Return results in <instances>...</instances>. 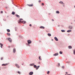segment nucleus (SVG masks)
Returning a JSON list of instances; mask_svg holds the SVG:
<instances>
[{"label":"nucleus","instance_id":"nucleus-1","mask_svg":"<svg viewBox=\"0 0 75 75\" xmlns=\"http://www.w3.org/2000/svg\"><path fill=\"white\" fill-rule=\"evenodd\" d=\"M23 19L22 18L20 19V20L18 21V23H23V24H25L26 23V22L25 21H22Z\"/></svg>","mask_w":75,"mask_h":75},{"label":"nucleus","instance_id":"nucleus-2","mask_svg":"<svg viewBox=\"0 0 75 75\" xmlns=\"http://www.w3.org/2000/svg\"><path fill=\"white\" fill-rule=\"evenodd\" d=\"M8 40L10 42H12V40H11V38H8Z\"/></svg>","mask_w":75,"mask_h":75},{"label":"nucleus","instance_id":"nucleus-3","mask_svg":"<svg viewBox=\"0 0 75 75\" xmlns=\"http://www.w3.org/2000/svg\"><path fill=\"white\" fill-rule=\"evenodd\" d=\"M15 65L17 67V68H20V66L18 65V64H16Z\"/></svg>","mask_w":75,"mask_h":75},{"label":"nucleus","instance_id":"nucleus-4","mask_svg":"<svg viewBox=\"0 0 75 75\" xmlns=\"http://www.w3.org/2000/svg\"><path fill=\"white\" fill-rule=\"evenodd\" d=\"M34 74L33 72H30L29 73V75H32Z\"/></svg>","mask_w":75,"mask_h":75},{"label":"nucleus","instance_id":"nucleus-5","mask_svg":"<svg viewBox=\"0 0 75 75\" xmlns=\"http://www.w3.org/2000/svg\"><path fill=\"white\" fill-rule=\"evenodd\" d=\"M28 44H31V41L30 40H28Z\"/></svg>","mask_w":75,"mask_h":75},{"label":"nucleus","instance_id":"nucleus-6","mask_svg":"<svg viewBox=\"0 0 75 75\" xmlns=\"http://www.w3.org/2000/svg\"><path fill=\"white\" fill-rule=\"evenodd\" d=\"M40 28H42V29H44L45 28V27H44V26H41L40 27Z\"/></svg>","mask_w":75,"mask_h":75},{"label":"nucleus","instance_id":"nucleus-7","mask_svg":"<svg viewBox=\"0 0 75 75\" xmlns=\"http://www.w3.org/2000/svg\"><path fill=\"white\" fill-rule=\"evenodd\" d=\"M54 39L55 40H56L57 41H58V38H57L56 37H54Z\"/></svg>","mask_w":75,"mask_h":75},{"label":"nucleus","instance_id":"nucleus-8","mask_svg":"<svg viewBox=\"0 0 75 75\" xmlns=\"http://www.w3.org/2000/svg\"><path fill=\"white\" fill-rule=\"evenodd\" d=\"M28 6H29V7H33V4L28 5Z\"/></svg>","mask_w":75,"mask_h":75},{"label":"nucleus","instance_id":"nucleus-9","mask_svg":"<svg viewBox=\"0 0 75 75\" xmlns=\"http://www.w3.org/2000/svg\"><path fill=\"white\" fill-rule=\"evenodd\" d=\"M67 33H71V32H72V31L71 30H67Z\"/></svg>","mask_w":75,"mask_h":75},{"label":"nucleus","instance_id":"nucleus-10","mask_svg":"<svg viewBox=\"0 0 75 75\" xmlns=\"http://www.w3.org/2000/svg\"><path fill=\"white\" fill-rule=\"evenodd\" d=\"M58 55V53H55V54H53L54 56H57V55Z\"/></svg>","mask_w":75,"mask_h":75},{"label":"nucleus","instance_id":"nucleus-11","mask_svg":"<svg viewBox=\"0 0 75 75\" xmlns=\"http://www.w3.org/2000/svg\"><path fill=\"white\" fill-rule=\"evenodd\" d=\"M0 45H1V48H2L3 47H2L3 46V44L0 43Z\"/></svg>","mask_w":75,"mask_h":75},{"label":"nucleus","instance_id":"nucleus-12","mask_svg":"<svg viewBox=\"0 0 75 75\" xmlns=\"http://www.w3.org/2000/svg\"><path fill=\"white\" fill-rule=\"evenodd\" d=\"M7 65V64H2V66H6Z\"/></svg>","mask_w":75,"mask_h":75},{"label":"nucleus","instance_id":"nucleus-13","mask_svg":"<svg viewBox=\"0 0 75 75\" xmlns=\"http://www.w3.org/2000/svg\"><path fill=\"white\" fill-rule=\"evenodd\" d=\"M39 67H40V66H39L36 67V70H37V69H38V68H39Z\"/></svg>","mask_w":75,"mask_h":75},{"label":"nucleus","instance_id":"nucleus-14","mask_svg":"<svg viewBox=\"0 0 75 75\" xmlns=\"http://www.w3.org/2000/svg\"><path fill=\"white\" fill-rule=\"evenodd\" d=\"M16 17H17L18 18H20V16L19 15H16Z\"/></svg>","mask_w":75,"mask_h":75},{"label":"nucleus","instance_id":"nucleus-15","mask_svg":"<svg viewBox=\"0 0 75 75\" xmlns=\"http://www.w3.org/2000/svg\"><path fill=\"white\" fill-rule=\"evenodd\" d=\"M68 47H69V49H71V48H72V46H69Z\"/></svg>","mask_w":75,"mask_h":75},{"label":"nucleus","instance_id":"nucleus-16","mask_svg":"<svg viewBox=\"0 0 75 75\" xmlns=\"http://www.w3.org/2000/svg\"><path fill=\"white\" fill-rule=\"evenodd\" d=\"M7 35H8V36H9V37H10V34L9 33H7Z\"/></svg>","mask_w":75,"mask_h":75},{"label":"nucleus","instance_id":"nucleus-17","mask_svg":"<svg viewBox=\"0 0 75 75\" xmlns=\"http://www.w3.org/2000/svg\"><path fill=\"white\" fill-rule=\"evenodd\" d=\"M47 35L48 36H49V37H51V35L50 33L48 34Z\"/></svg>","mask_w":75,"mask_h":75},{"label":"nucleus","instance_id":"nucleus-18","mask_svg":"<svg viewBox=\"0 0 75 75\" xmlns=\"http://www.w3.org/2000/svg\"><path fill=\"white\" fill-rule=\"evenodd\" d=\"M7 32H8V33L10 32V30L9 29H7Z\"/></svg>","mask_w":75,"mask_h":75},{"label":"nucleus","instance_id":"nucleus-19","mask_svg":"<svg viewBox=\"0 0 75 75\" xmlns=\"http://www.w3.org/2000/svg\"><path fill=\"white\" fill-rule=\"evenodd\" d=\"M12 14H13V15H14L15 14V12H13L12 13Z\"/></svg>","mask_w":75,"mask_h":75},{"label":"nucleus","instance_id":"nucleus-20","mask_svg":"<svg viewBox=\"0 0 75 75\" xmlns=\"http://www.w3.org/2000/svg\"><path fill=\"white\" fill-rule=\"evenodd\" d=\"M13 52H16V49L14 48L13 50Z\"/></svg>","mask_w":75,"mask_h":75},{"label":"nucleus","instance_id":"nucleus-21","mask_svg":"<svg viewBox=\"0 0 75 75\" xmlns=\"http://www.w3.org/2000/svg\"><path fill=\"white\" fill-rule=\"evenodd\" d=\"M56 12V13H57V14H59V12L58 11H57Z\"/></svg>","mask_w":75,"mask_h":75},{"label":"nucleus","instance_id":"nucleus-22","mask_svg":"<svg viewBox=\"0 0 75 75\" xmlns=\"http://www.w3.org/2000/svg\"><path fill=\"white\" fill-rule=\"evenodd\" d=\"M69 28L70 29H72V27L70 26H69Z\"/></svg>","mask_w":75,"mask_h":75},{"label":"nucleus","instance_id":"nucleus-23","mask_svg":"<svg viewBox=\"0 0 75 75\" xmlns=\"http://www.w3.org/2000/svg\"><path fill=\"white\" fill-rule=\"evenodd\" d=\"M61 31L62 32H65V30H61Z\"/></svg>","mask_w":75,"mask_h":75},{"label":"nucleus","instance_id":"nucleus-24","mask_svg":"<svg viewBox=\"0 0 75 75\" xmlns=\"http://www.w3.org/2000/svg\"><path fill=\"white\" fill-rule=\"evenodd\" d=\"M39 60H41V57H40V56H39Z\"/></svg>","mask_w":75,"mask_h":75},{"label":"nucleus","instance_id":"nucleus-25","mask_svg":"<svg viewBox=\"0 0 75 75\" xmlns=\"http://www.w3.org/2000/svg\"><path fill=\"white\" fill-rule=\"evenodd\" d=\"M34 68H37V66H36V65H34Z\"/></svg>","mask_w":75,"mask_h":75},{"label":"nucleus","instance_id":"nucleus-26","mask_svg":"<svg viewBox=\"0 0 75 75\" xmlns=\"http://www.w3.org/2000/svg\"><path fill=\"white\" fill-rule=\"evenodd\" d=\"M59 53L60 54H62V52H61V51H60L59 52Z\"/></svg>","mask_w":75,"mask_h":75},{"label":"nucleus","instance_id":"nucleus-27","mask_svg":"<svg viewBox=\"0 0 75 75\" xmlns=\"http://www.w3.org/2000/svg\"><path fill=\"white\" fill-rule=\"evenodd\" d=\"M63 2H62V1H60L59 2V3H60L61 4H62V3H63Z\"/></svg>","mask_w":75,"mask_h":75},{"label":"nucleus","instance_id":"nucleus-28","mask_svg":"<svg viewBox=\"0 0 75 75\" xmlns=\"http://www.w3.org/2000/svg\"><path fill=\"white\" fill-rule=\"evenodd\" d=\"M74 54H75V50H74Z\"/></svg>","mask_w":75,"mask_h":75},{"label":"nucleus","instance_id":"nucleus-29","mask_svg":"<svg viewBox=\"0 0 75 75\" xmlns=\"http://www.w3.org/2000/svg\"><path fill=\"white\" fill-rule=\"evenodd\" d=\"M49 73H50V72L49 71H47V74H49Z\"/></svg>","mask_w":75,"mask_h":75},{"label":"nucleus","instance_id":"nucleus-30","mask_svg":"<svg viewBox=\"0 0 75 75\" xmlns=\"http://www.w3.org/2000/svg\"><path fill=\"white\" fill-rule=\"evenodd\" d=\"M18 74H20V72L19 71H18Z\"/></svg>","mask_w":75,"mask_h":75},{"label":"nucleus","instance_id":"nucleus-31","mask_svg":"<svg viewBox=\"0 0 75 75\" xmlns=\"http://www.w3.org/2000/svg\"><path fill=\"white\" fill-rule=\"evenodd\" d=\"M42 6H44V3H42Z\"/></svg>","mask_w":75,"mask_h":75},{"label":"nucleus","instance_id":"nucleus-32","mask_svg":"<svg viewBox=\"0 0 75 75\" xmlns=\"http://www.w3.org/2000/svg\"><path fill=\"white\" fill-rule=\"evenodd\" d=\"M58 65H59V66H60V64L59 63H58Z\"/></svg>","mask_w":75,"mask_h":75},{"label":"nucleus","instance_id":"nucleus-33","mask_svg":"<svg viewBox=\"0 0 75 75\" xmlns=\"http://www.w3.org/2000/svg\"><path fill=\"white\" fill-rule=\"evenodd\" d=\"M1 13H3V11H1Z\"/></svg>","mask_w":75,"mask_h":75},{"label":"nucleus","instance_id":"nucleus-34","mask_svg":"<svg viewBox=\"0 0 75 75\" xmlns=\"http://www.w3.org/2000/svg\"><path fill=\"white\" fill-rule=\"evenodd\" d=\"M62 68H64V66H63L62 67Z\"/></svg>","mask_w":75,"mask_h":75},{"label":"nucleus","instance_id":"nucleus-35","mask_svg":"<svg viewBox=\"0 0 75 75\" xmlns=\"http://www.w3.org/2000/svg\"><path fill=\"white\" fill-rule=\"evenodd\" d=\"M30 27H31V26H32L31 24H30Z\"/></svg>","mask_w":75,"mask_h":75},{"label":"nucleus","instance_id":"nucleus-36","mask_svg":"<svg viewBox=\"0 0 75 75\" xmlns=\"http://www.w3.org/2000/svg\"><path fill=\"white\" fill-rule=\"evenodd\" d=\"M1 60H3V58H1Z\"/></svg>","mask_w":75,"mask_h":75},{"label":"nucleus","instance_id":"nucleus-37","mask_svg":"<svg viewBox=\"0 0 75 75\" xmlns=\"http://www.w3.org/2000/svg\"><path fill=\"white\" fill-rule=\"evenodd\" d=\"M39 2H41V1L39 0Z\"/></svg>","mask_w":75,"mask_h":75},{"label":"nucleus","instance_id":"nucleus-38","mask_svg":"<svg viewBox=\"0 0 75 75\" xmlns=\"http://www.w3.org/2000/svg\"><path fill=\"white\" fill-rule=\"evenodd\" d=\"M8 47V48H10V46H9Z\"/></svg>","mask_w":75,"mask_h":75},{"label":"nucleus","instance_id":"nucleus-39","mask_svg":"<svg viewBox=\"0 0 75 75\" xmlns=\"http://www.w3.org/2000/svg\"><path fill=\"white\" fill-rule=\"evenodd\" d=\"M52 21H54V20H52Z\"/></svg>","mask_w":75,"mask_h":75},{"label":"nucleus","instance_id":"nucleus-40","mask_svg":"<svg viewBox=\"0 0 75 75\" xmlns=\"http://www.w3.org/2000/svg\"><path fill=\"white\" fill-rule=\"evenodd\" d=\"M74 8H75V6H74Z\"/></svg>","mask_w":75,"mask_h":75},{"label":"nucleus","instance_id":"nucleus-41","mask_svg":"<svg viewBox=\"0 0 75 75\" xmlns=\"http://www.w3.org/2000/svg\"><path fill=\"white\" fill-rule=\"evenodd\" d=\"M70 75V74H68V75Z\"/></svg>","mask_w":75,"mask_h":75}]
</instances>
